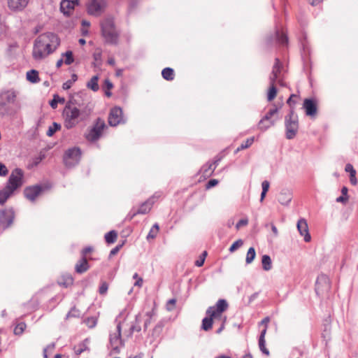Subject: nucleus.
I'll return each instance as SVG.
<instances>
[{
  "label": "nucleus",
  "mask_w": 358,
  "mask_h": 358,
  "mask_svg": "<svg viewBox=\"0 0 358 358\" xmlns=\"http://www.w3.org/2000/svg\"><path fill=\"white\" fill-rule=\"evenodd\" d=\"M60 44L57 34L47 32L39 35L34 41L32 56L35 60L41 61L53 53Z\"/></svg>",
  "instance_id": "obj_1"
},
{
  "label": "nucleus",
  "mask_w": 358,
  "mask_h": 358,
  "mask_svg": "<svg viewBox=\"0 0 358 358\" xmlns=\"http://www.w3.org/2000/svg\"><path fill=\"white\" fill-rule=\"evenodd\" d=\"M64 115L65 117L64 126L69 129L74 127L80 121L87 119L88 113L83 108H78L68 103L64 108Z\"/></svg>",
  "instance_id": "obj_2"
},
{
  "label": "nucleus",
  "mask_w": 358,
  "mask_h": 358,
  "mask_svg": "<svg viewBox=\"0 0 358 358\" xmlns=\"http://www.w3.org/2000/svg\"><path fill=\"white\" fill-rule=\"evenodd\" d=\"M101 31L106 41L109 43H116L117 34L112 17L105 18L101 23Z\"/></svg>",
  "instance_id": "obj_3"
},
{
  "label": "nucleus",
  "mask_w": 358,
  "mask_h": 358,
  "mask_svg": "<svg viewBox=\"0 0 358 358\" xmlns=\"http://www.w3.org/2000/svg\"><path fill=\"white\" fill-rule=\"evenodd\" d=\"M285 136L289 140L293 139L299 129V120L294 110L291 109L289 113L285 117Z\"/></svg>",
  "instance_id": "obj_4"
},
{
  "label": "nucleus",
  "mask_w": 358,
  "mask_h": 358,
  "mask_svg": "<svg viewBox=\"0 0 358 358\" xmlns=\"http://www.w3.org/2000/svg\"><path fill=\"white\" fill-rule=\"evenodd\" d=\"M82 155L81 150L78 147H73L66 150L63 156V162L66 167L73 168L78 165Z\"/></svg>",
  "instance_id": "obj_5"
},
{
  "label": "nucleus",
  "mask_w": 358,
  "mask_h": 358,
  "mask_svg": "<svg viewBox=\"0 0 358 358\" xmlns=\"http://www.w3.org/2000/svg\"><path fill=\"white\" fill-rule=\"evenodd\" d=\"M121 322H118L114 332H111L109 336V344L111 351L118 353L120 348L124 345V341L122 338Z\"/></svg>",
  "instance_id": "obj_6"
},
{
  "label": "nucleus",
  "mask_w": 358,
  "mask_h": 358,
  "mask_svg": "<svg viewBox=\"0 0 358 358\" xmlns=\"http://www.w3.org/2000/svg\"><path fill=\"white\" fill-rule=\"evenodd\" d=\"M278 112V108L275 105H273V108H270L259 122L258 129L262 131H265L271 127L275 125V120L272 119V117L277 114Z\"/></svg>",
  "instance_id": "obj_7"
},
{
  "label": "nucleus",
  "mask_w": 358,
  "mask_h": 358,
  "mask_svg": "<svg viewBox=\"0 0 358 358\" xmlns=\"http://www.w3.org/2000/svg\"><path fill=\"white\" fill-rule=\"evenodd\" d=\"M16 94L14 92L6 91L0 94V115L8 113L9 105L15 102Z\"/></svg>",
  "instance_id": "obj_8"
},
{
  "label": "nucleus",
  "mask_w": 358,
  "mask_h": 358,
  "mask_svg": "<svg viewBox=\"0 0 358 358\" xmlns=\"http://www.w3.org/2000/svg\"><path fill=\"white\" fill-rule=\"evenodd\" d=\"M24 172L22 169L16 168L10 173L6 187H10L13 192L22 186Z\"/></svg>",
  "instance_id": "obj_9"
},
{
  "label": "nucleus",
  "mask_w": 358,
  "mask_h": 358,
  "mask_svg": "<svg viewBox=\"0 0 358 358\" xmlns=\"http://www.w3.org/2000/svg\"><path fill=\"white\" fill-rule=\"evenodd\" d=\"M125 122L126 120L123 117V112L120 107L115 106L110 109L108 115V124L110 126L116 127Z\"/></svg>",
  "instance_id": "obj_10"
},
{
  "label": "nucleus",
  "mask_w": 358,
  "mask_h": 358,
  "mask_svg": "<svg viewBox=\"0 0 358 358\" xmlns=\"http://www.w3.org/2000/svg\"><path fill=\"white\" fill-rule=\"evenodd\" d=\"M228 308V303L225 299H219L215 306L209 307L206 310V315L214 317L215 319L221 317V314Z\"/></svg>",
  "instance_id": "obj_11"
},
{
  "label": "nucleus",
  "mask_w": 358,
  "mask_h": 358,
  "mask_svg": "<svg viewBox=\"0 0 358 358\" xmlns=\"http://www.w3.org/2000/svg\"><path fill=\"white\" fill-rule=\"evenodd\" d=\"M106 128L104 120L97 118L95 124L91 128V143L98 140L101 137L103 129Z\"/></svg>",
  "instance_id": "obj_12"
},
{
  "label": "nucleus",
  "mask_w": 358,
  "mask_h": 358,
  "mask_svg": "<svg viewBox=\"0 0 358 358\" xmlns=\"http://www.w3.org/2000/svg\"><path fill=\"white\" fill-rule=\"evenodd\" d=\"M14 212L12 209H4L0 210V225L3 229L10 226L13 222Z\"/></svg>",
  "instance_id": "obj_13"
},
{
  "label": "nucleus",
  "mask_w": 358,
  "mask_h": 358,
  "mask_svg": "<svg viewBox=\"0 0 358 358\" xmlns=\"http://www.w3.org/2000/svg\"><path fill=\"white\" fill-rule=\"evenodd\" d=\"M43 188L42 186L36 185L34 186H29L24 189V196L31 201H34L41 194Z\"/></svg>",
  "instance_id": "obj_14"
},
{
  "label": "nucleus",
  "mask_w": 358,
  "mask_h": 358,
  "mask_svg": "<svg viewBox=\"0 0 358 358\" xmlns=\"http://www.w3.org/2000/svg\"><path fill=\"white\" fill-rule=\"evenodd\" d=\"M90 252V246L86 247L82 252V258L76 265V271L78 273H83L86 271L88 268L87 259L86 255Z\"/></svg>",
  "instance_id": "obj_15"
},
{
  "label": "nucleus",
  "mask_w": 358,
  "mask_h": 358,
  "mask_svg": "<svg viewBox=\"0 0 358 358\" xmlns=\"http://www.w3.org/2000/svg\"><path fill=\"white\" fill-rule=\"evenodd\" d=\"M30 0H7L8 6L14 12L22 11L28 5Z\"/></svg>",
  "instance_id": "obj_16"
},
{
  "label": "nucleus",
  "mask_w": 358,
  "mask_h": 358,
  "mask_svg": "<svg viewBox=\"0 0 358 358\" xmlns=\"http://www.w3.org/2000/svg\"><path fill=\"white\" fill-rule=\"evenodd\" d=\"M330 287L329 278L324 275H320L316 280L315 292L318 294L320 291L328 290Z\"/></svg>",
  "instance_id": "obj_17"
},
{
  "label": "nucleus",
  "mask_w": 358,
  "mask_h": 358,
  "mask_svg": "<svg viewBox=\"0 0 358 358\" xmlns=\"http://www.w3.org/2000/svg\"><path fill=\"white\" fill-rule=\"evenodd\" d=\"M296 227L300 235L304 237L305 242H309L311 239V236L308 231L306 220L303 218L299 220Z\"/></svg>",
  "instance_id": "obj_18"
},
{
  "label": "nucleus",
  "mask_w": 358,
  "mask_h": 358,
  "mask_svg": "<svg viewBox=\"0 0 358 358\" xmlns=\"http://www.w3.org/2000/svg\"><path fill=\"white\" fill-rule=\"evenodd\" d=\"M106 0H91V15H99L105 10Z\"/></svg>",
  "instance_id": "obj_19"
},
{
  "label": "nucleus",
  "mask_w": 358,
  "mask_h": 358,
  "mask_svg": "<svg viewBox=\"0 0 358 358\" xmlns=\"http://www.w3.org/2000/svg\"><path fill=\"white\" fill-rule=\"evenodd\" d=\"M303 108L307 115L313 116L316 114L317 106L314 100L310 99H306L303 101Z\"/></svg>",
  "instance_id": "obj_20"
},
{
  "label": "nucleus",
  "mask_w": 358,
  "mask_h": 358,
  "mask_svg": "<svg viewBox=\"0 0 358 358\" xmlns=\"http://www.w3.org/2000/svg\"><path fill=\"white\" fill-rule=\"evenodd\" d=\"M292 199V194L290 190L285 189L281 190L279 194L278 200L282 204L287 206Z\"/></svg>",
  "instance_id": "obj_21"
},
{
  "label": "nucleus",
  "mask_w": 358,
  "mask_h": 358,
  "mask_svg": "<svg viewBox=\"0 0 358 358\" xmlns=\"http://www.w3.org/2000/svg\"><path fill=\"white\" fill-rule=\"evenodd\" d=\"M155 197H151L148 199L147 201L143 202L139 207V208L136 210V213H139L141 215L146 214L150 212L151 210L152 205L155 203Z\"/></svg>",
  "instance_id": "obj_22"
},
{
  "label": "nucleus",
  "mask_w": 358,
  "mask_h": 358,
  "mask_svg": "<svg viewBox=\"0 0 358 358\" xmlns=\"http://www.w3.org/2000/svg\"><path fill=\"white\" fill-rule=\"evenodd\" d=\"M74 9L73 3L70 0H62L60 3V10L64 15L69 16Z\"/></svg>",
  "instance_id": "obj_23"
},
{
  "label": "nucleus",
  "mask_w": 358,
  "mask_h": 358,
  "mask_svg": "<svg viewBox=\"0 0 358 358\" xmlns=\"http://www.w3.org/2000/svg\"><path fill=\"white\" fill-rule=\"evenodd\" d=\"M73 279L72 276L69 274H64L61 276V278L58 280V283L59 285L63 286L64 287H68L69 286L73 284Z\"/></svg>",
  "instance_id": "obj_24"
},
{
  "label": "nucleus",
  "mask_w": 358,
  "mask_h": 358,
  "mask_svg": "<svg viewBox=\"0 0 358 358\" xmlns=\"http://www.w3.org/2000/svg\"><path fill=\"white\" fill-rule=\"evenodd\" d=\"M13 193V191L7 187L0 191V204L3 205Z\"/></svg>",
  "instance_id": "obj_25"
},
{
  "label": "nucleus",
  "mask_w": 358,
  "mask_h": 358,
  "mask_svg": "<svg viewBox=\"0 0 358 358\" xmlns=\"http://www.w3.org/2000/svg\"><path fill=\"white\" fill-rule=\"evenodd\" d=\"M140 323H141V315L138 314L136 316L135 324H132L129 329V331L127 335L128 337L131 336L134 331L139 332L141 330Z\"/></svg>",
  "instance_id": "obj_26"
},
{
  "label": "nucleus",
  "mask_w": 358,
  "mask_h": 358,
  "mask_svg": "<svg viewBox=\"0 0 358 358\" xmlns=\"http://www.w3.org/2000/svg\"><path fill=\"white\" fill-rule=\"evenodd\" d=\"M215 169L213 164L208 162L201 167V172L204 177H209L213 173Z\"/></svg>",
  "instance_id": "obj_27"
},
{
  "label": "nucleus",
  "mask_w": 358,
  "mask_h": 358,
  "mask_svg": "<svg viewBox=\"0 0 358 358\" xmlns=\"http://www.w3.org/2000/svg\"><path fill=\"white\" fill-rule=\"evenodd\" d=\"M275 40L282 45H286L288 43V38L287 35L282 32L280 33L278 30L275 31Z\"/></svg>",
  "instance_id": "obj_28"
},
{
  "label": "nucleus",
  "mask_w": 358,
  "mask_h": 358,
  "mask_svg": "<svg viewBox=\"0 0 358 358\" xmlns=\"http://www.w3.org/2000/svg\"><path fill=\"white\" fill-rule=\"evenodd\" d=\"M162 76L166 80H173L174 79V71L169 67L164 68L162 71Z\"/></svg>",
  "instance_id": "obj_29"
},
{
  "label": "nucleus",
  "mask_w": 358,
  "mask_h": 358,
  "mask_svg": "<svg viewBox=\"0 0 358 358\" xmlns=\"http://www.w3.org/2000/svg\"><path fill=\"white\" fill-rule=\"evenodd\" d=\"M213 318H214V317L208 315V317H206L203 319L202 329L204 331H208L212 328L213 323Z\"/></svg>",
  "instance_id": "obj_30"
},
{
  "label": "nucleus",
  "mask_w": 358,
  "mask_h": 358,
  "mask_svg": "<svg viewBox=\"0 0 358 358\" xmlns=\"http://www.w3.org/2000/svg\"><path fill=\"white\" fill-rule=\"evenodd\" d=\"M262 264L263 269L265 271H269L272 268V262L270 256L264 255L262 256Z\"/></svg>",
  "instance_id": "obj_31"
},
{
  "label": "nucleus",
  "mask_w": 358,
  "mask_h": 358,
  "mask_svg": "<svg viewBox=\"0 0 358 358\" xmlns=\"http://www.w3.org/2000/svg\"><path fill=\"white\" fill-rule=\"evenodd\" d=\"M64 104L65 103V99L60 97L58 94H54L53 99L50 101V105L52 108L55 109L57 107L58 103Z\"/></svg>",
  "instance_id": "obj_32"
},
{
  "label": "nucleus",
  "mask_w": 358,
  "mask_h": 358,
  "mask_svg": "<svg viewBox=\"0 0 358 358\" xmlns=\"http://www.w3.org/2000/svg\"><path fill=\"white\" fill-rule=\"evenodd\" d=\"M27 79L32 83H36L38 81V73L36 70H31L27 73Z\"/></svg>",
  "instance_id": "obj_33"
},
{
  "label": "nucleus",
  "mask_w": 358,
  "mask_h": 358,
  "mask_svg": "<svg viewBox=\"0 0 358 358\" xmlns=\"http://www.w3.org/2000/svg\"><path fill=\"white\" fill-rule=\"evenodd\" d=\"M117 234L115 231L112 230L105 235L106 242L108 244H111L115 242L117 239Z\"/></svg>",
  "instance_id": "obj_34"
},
{
  "label": "nucleus",
  "mask_w": 358,
  "mask_h": 358,
  "mask_svg": "<svg viewBox=\"0 0 358 358\" xmlns=\"http://www.w3.org/2000/svg\"><path fill=\"white\" fill-rule=\"evenodd\" d=\"M113 83L108 79L104 80V83L102 85V89L104 91L105 95L106 96L110 97L112 95L110 90L111 88H113Z\"/></svg>",
  "instance_id": "obj_35"
},
{
  "label": "nucleus",
  "mask_w": 358,
  "mask_h": 358,
  "mask_svg": "<svg viewBox=\"0 0 358 358\" xmlns=\"http://www.w3.org/2000/svg\"><path fill=\"white\" fill-rule=\"evenodd\" d=\"M61 129V125L57 122H53L51 126L49 127L46 134L48 136H52L57 131Z\"/></svg>",
  "instance_id": "obj_36"
},
{
  "label": "nucleus",
  "mask_w": 358,
  "mask_h": 358,
  "mask_svg": "<svg viewBox=\"0 0 358 358\" xmlns=\"http://www.w3.org/2000/svg\"><path fill=\"white\" fill-rule=\"evenodd\" d=\"M87 342H88L87 339H85L83 343L78 345V346H75L74 347L75 354L77 355H79L83 352L86 350L87 348Z\"/></svg>",
  "instance_id": "obj_37"
},
{
  "label": "nucleus",
  "mask_w": 358,
  "mask_h": 358,
  "mask_svg": "<svg viewBox=\"0 0 358 358\" xmlns=\"http://www.w3.org/2000/svg\"><path fill=\"white\" fill-rule=\"evenodd\" d=\"M255 256H256V252H255V248L252 247L250 248L248 250L247 255H246V259H245L246 264L252 263V261L255 259Z\"/></svg>",
  "instance_id": "obj_38"
},
{
  "label": "nucleus",
  "mask_w": 358,
  "mask_h": 358,
  "mask_svg": "<svg viewBox=\"0 0 358 358\" xmlns=\"http://www.w3.org/2000/svg\"><path fill=\"white\" fill-rule=\"evenodd\" d=\"M62 57H65L64 63L66 65H70L74 62L73 52L71 50L66 51L64 53H62Z\"/></svg>",
  "instance_id": "obj_39"
},
{
  "label": "nucleus",
  "mask_w": 358,
  "mask_h": 358,
  "mask_svg": "<svg viewBox=\"0 0 358 358\" xmlns=\"http://www.w3.org/2000/svg\"><path fill=\"white\" fill-rule=\"evenodd\" d=\"M253 142H254V137L248 138L244 143H241V145L237 148L236 152L240 150H242L249 148L250 146H251V145L253 143Z\"/></svg>",
  "instance_id": "obj_40"
},
{
  "label": "nucleus",
  "mask_w": 358,
  "mask_h": 358,
  "mask_svg": "<svg viewBox=\"0 0 358 358\" xmlns=\"http://www.w3.org/2000/svg\"><path fill=\"white\" fill-rule=\"evenodd\" d=\"M277 94V89L276 87H275V85H271L269 90H268V94H267V99L268 101H272L273 99H274V98L275 97Z\"/></svg>",
  "instance_id": "obj_41"
},
{
  "label": "nucleus",
  "mask_w": 358,
  "mask_h": 358,
  "mask_svg": "<svg viewBox=\"0 0 358 358\" xmlns=\"http://www.w3.org/2000/svg\"><path fill=\"white\" fill-rule=\"evenodd\" d=\"M259 348L263 354H264L267 356L269 355V351L266 348V341L265 340H259Z\"/></svg>",
  "instance_id": "obj_42"
},
{
  "label": "nucleus",
  "mask_w": 358,
  "mask_h": 358,
  "mask_svg": "<svg viewBox=\"0 0 358 358\" xmlns=\"http://www.w3.org/2000/svg\"><path fill=\"white\" fill-rule=\"evenodd\" d=\"M26 328V324L24 322H21L18 324L14 329V334L16 335H20L23 333L24 329Z\"/></svg>",
  "instance_id": "obj_43"
},
{
  "label": "nucleus",
  "mask_w": 358,
  "mask_h": 358,
  "mask_svg": "<svg viewBox=\"0 0 358 358\" xmlns=\"http://www.w3.org/2000/svg\"><path fill=\"white\" fill-rule=\"evenodd\" d=\"M243 244V241L241 239H238L235 241L229 248V252H234Z\"/></svg>",
  "instance_id": "obj_44"
},
{
  "label": "nucleus",
  "mask_w": 358,
  "mask_h": 358,
  "mask_svg": "<svg viewBox=\"0 0 358 358\" xmlns=\"http://www.w3.org/2000/svg\"><path fill=\"white\" fill-rule=\"evenodd\" d=\"M280 60L276 58L275 59V62L273 66V70H272V74H275V75H279L280 72Z\"/></svg>",
  "instance_id": "obj_45"
},
{
  "label": "nucleus",
  "mask_w": 358,
  "mask_h": 358,
  "mask_svg": "<svg viewBox=\"0 0 358 358\" xmlns=\"http://www.w3.org/2000/svg\"><path fill=\"white\" fill-rule=\"evenodd\" d=\"M98 76H95L91 78V90L96 92L99 90Z\"/></svg>",
  "instance_id": "obj_46"
},
{
  "label": "nucleus",
  "mask_w": 358,
  "mask_h": 358,
  "mask_svg": "<svg viewBox=\"0 0 358 358\" xmlns=\"http://www.w3.org/2000/svg\"><path fill=\"white\" fill-rule=\"evenodd\" d=\"M108 289V285L106 281H103L99 288V293L101 295L106 294Z\"/></svg>",
  "instance_id": "obj_47"
},
{
  "label": "nucleus",
  "mask_w": 358,
  "mask_h": 358,
  "mask_svg": "<svg viewBox=\"0 0 358 358\" xmlns=\"http://www.w3.org/2000/svg\"><path fill=\"white\" fill-rule=\"evenodd\" d=\"M155 313L154 311L148 312L146 313V315L148 317V319H147L144 322V330H146L149 324L151 323V318L152 315H154Z\"/></svg>",
  "instance_id": "obj_48"
},
{
  "label": "nucleus",
  "mask_w": 358,
  "mask_h": 358,
  "mask_svg": "<svg viewBox=\"0 0 358 358\" xmlns=\"http://www.w3.org/2000/svg\"><path fill=\"white\" fill-rule=\"evenodd\" d=\"M176 300L175 299H169L167 303H166V309L169 310V311H171L173 310L174 308V306L176 305Z\"/></svg>",
  "instance_id": "obj_49"
},
{
  "label": "nucleus",
  "mask_w": 358,
  "mask_h": 358,
  "mask_svg": "<svg viewBox=\"0 0 358 358\" xmlns=\"http://www.w3.org/2000/svg\"><path fill=\"white\" fill-rule=\"evenodd\" d=\"M99 317V312H97L94 315H91V329L94 328L96 326Z\"/></svg>",
  "instance_id": "obj_50"
},
{
  "label": "nucleus",
  "mask_w": 358,
  "mask_h": 358,
  "mask_svg": "<svg viewBox=\"0 0 358 358\" xmlns=\"http://www.w3.org/2000/svg\"><path fill=\"white\" fill-rule=\"evenodd\" d=\"M123 245H124V242H122V244H119L117 246H115L114 248H113L110 252V256L111 257V256L115 255L120 251V250L122 248Z\"/></svg>",
  "instance_id": "obj_51"
},
{
  "label": "nucleus",
  "mask_w": 358,
  "mask_h": 358,
  "mask_svg": "<svg viewBox=\"0 0 358 358\" xmlns=\"http://www.w3.org/2000/svg\"><path fill=\"white\" fill-rule=\"evenodd\" d=\"M217 184H218L217 180L211 179L207 182L206 187V189H210V188L215 187V185H217Z\"/></svg>",
  "instance_id": "obj_52"
},
{
  "label": "nucleus",
  "mask_w": 358,
  "mask_h": 358,
  "mask_svg": "<svg viewBox=\"0 0 358 358\" xmlns=\"http://www.w3.org/2000/svg\"><path fill=\"white\" fill-rule=\"evenodd\" d=\"M82 25H83V28L81 29L82 34H83V35H86V34H87V33H88V29H87V28H85V26L89 27V26H90V22H87V21H85V20H83V21L82 22Z\"/></svg>",
  "instance_id": "obj_53"
},
{
  "label": "nucleus",
  "mask_w": 358,
  "mask_h": 358,
  "mask_svg": "<svg viewBox=\"0 0 358 358\" xmlns=\"http://www.w3.org/2000/svg\"><path fill=\"white\" fill-rule=\"evenodd\" d=\"M8 173V169L6 166L0 162V176H5Z\"/></svg>",
  "instance_id": "obj_54"
},
{
  "label": "nucleus",
  "mask_w": 358,
  "mask_h": 358,
  "mask_svg": "<svg viewBox=\"0 0 358 358\" xmlns=\"http://www.w3.org/2000/svg\"><path fill=\"white\" fill-rule=\"evenodd\" d=\"M248 219H241V220H240L237 222V224H236V228L237 229H239L240 227H241L242 226H245V225H247V224H248Z\"/></svg>",
  "instance_id": "obj_55"
},
{
  "label": "nucleus",
  "mask_w": 358,
  "mask_h": 358,
  "mask_svg": "<svg viewBox=\"0 0 358 358\" xmlns=\"http://www.w3.org/2000/svg\"><path fill=\"white\" fill-rule=\"evenodd\" d=\"M101 55V54L100 51L95 52L93 55L94 59L95 62H96V64H95L96 66L99 65L100 64Z\"/></svg>",
  "instance_id": "obj_56"
},
{
  "label": "nucleus",
  "mask_w": 358,
  "mask_h": 358,
  "mask_svg": "<svg viewBox=\"0 0 358 358\" xmlns=\"http://www.w3.org/2000/svg\"><path fill=\"white\" fill-rule=\"evenodd\" d=\"M73 83V80H69L64 83H63L62 88L65 90H69L71 87Z\"/></svg>",
  "instance_id": "obj_57"
},
{
  "label": "nucleus",
  "mask_w": 358,
  "mask_h": 358,
  "mask_svg": "<svg viewBox=\"0 0 358 358\" xmlns=\"http://www.w3.org/2000/svg\"><path fill=\"white\" fill-rule=\"evenodd\" d=\"M345 170L346 172H349L350 175L356 173V171L350 164H346Z\"/></svg>",
  "instance_id": "obj_58"
},
{
  "label": "nucleus",
  "mask_w": 358,
  "mask_h": 358,
  "mask_svg": "<svg viewBox=\"0 0 358 358\" xmlns=\"http://www.w3.org/2000/svg\"><path fill=\"white\" fill-rule=\"evenodd\" d=\"M157 235V233H155L154 229H151L147 236V240L154 239Z\"/></svg>",
  "instance_id": "obj_59"
},
{
  "label": "nucleus",
  "mask_w": 358,
  "mask_h": 358,
  "mask_svg": "<svg viewBox=\"0 0 358 358\" xmlns=\"http://www.w3.org/2000/svg\"><path fill=\"white\" fill-rule=\"evenodd\" d=\"M270 187V183L268 180H264L262 182V191L268 192Z\"/></svg>",
  "instance_id": "obj_60"
},
{
  "label": "nucleus",
  "mask_w": 358,
  "mask_h": 358,
  "mask_svg": "<svg viewBox=\"0 0 358 358\" xmlns=\"http://www.w3.org/2000/svg\"><path fill=\"white\" fill-rule=\"evenodd\" d=\"M348 200V196H341L336 198V201L338 203H345Z\"/></svg>",
  "instance_id": "obj_61"
},
{
  "label": "nucleus",
  "mask_w": 358,
  "mask_h": 358,
  "mask_svg": "<svg viewBox=\"0 0 358 358\" xmlns=\"http://www.w3.org/2000/svg\"><path fill=\"white\" fill-rule=\"evenodd\" d=\"M278 78V75H275V74H272V73L271 74L270 78H269L271 85H275V83Z\"/></svg>",
  "instance_id": "obj_62"
},
{
  "label": "nucleus",
  "mask_w": 358,
  "mask_h": 358,
  "mask_svg": "<svg viewBox=\"0 0 358 358\" xmlns=\"http://www.w3.org/2000/svg\"><path fill=\"white\" fill-rule=\"evenodd\" d=\"M139 213H136V210H131L130 213L127 215V219L131 220H132L136 215H138Z\"/></svg>",
  "instance_id": "obj_63"
},
{
  "label": "nucleus",
  "mask_w": 358,
  "mask_h": 358,
  "mask_svg": "<svg viewBox=\"0 0 358 358\" xmlns=\"http://www.w3.org/2000/svg\"><path fill=\"white\" fill-rule=\"evenodd\" d=\"M222 159V157H219V156H217L214 161L211 163L213 164V166L216 169V167L217 166V165L219 164V163L220 162Z\"/></svg>",
  "instance_id": "obj_64"
}]
</instances>
